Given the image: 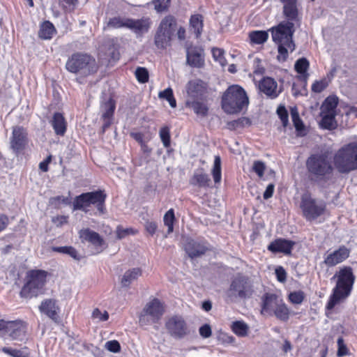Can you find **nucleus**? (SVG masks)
<instances>
[{"instance_id":"4468645a","label":"nucleus","mask_w":357,"mask_h":357,"mask_svg":"<svg viewBox=\"0 0 357 357\" xmlns=\"http://www.w3.org/2000/svg\"><path fill=\"white\" fill-rule=\"evenodd\" d=\"M350 255V250L344 245H341L332 252H327L323 263L328 267H333L345 261Z\"/></svg>"},{"instance_id":"473e14b6","label":"nucleus","mask_w":357,"mask_h":357,"mask_svg":"<svg viewBox=\"0 0 357 357\" xmlns=\"http://www.w3.org/2000/svg\"><path fill=\"white\" fill-rule=\"evenodd\" d=\"M55 32L56 29L53 24L50 21H45L40 25L38 36L43 40H50Z\"/></svg>"},{"instance_id":"1a4fd4ad","label":"nucleus","mask_w":357,"mask_h":357,"mask_svg":"<svg viewBox=\"0 0 357 357\" xmlns=\"http://www.w3.org/2000/svg\"><path fill=\"white\" fill-rule=\"evenodd\" d=\"M255 292L253 282L243 275H237L231 280L227 290V296L231 299H246L252 297Z\"/></svg>"},{"instance_id":"39448f33","label":"nucleus","mask_w":357,"mask_h":357,"mask_svg":"<svg viewBox=\"0 0 357 357\" xmlns=\"http://www.w3.org/2000/svg\"><path fill=\"white\" fill-rule=\"evenodd\" d=\"M66 70L72 73L86 77L97 72L98 66L93 57L85 53L72 54L66 61Z\"/></svg>"},{"instance_id":"3c124183","label":"nucleus","mask_w":357,"mask_h":357,"mask_svg":"<svg viewBox=\"0 0 357 357\" xmlns=\"http://www.w3.org/2000/svg\"><path fill=\"white\" fill-rule=\"evenodd\" d=\"M135 77L140 83H146L149 81V72L143 67H138L135 70Z\"/></svg>"},{"instance_id":"9b49d317","label":"nucleus","mask_w":357,"mask_h":357,"mask_svg":"<svg viewBox=\"0 0 357 357\" xmlns=\"http://www.w3.org/2000/svg\"><path fill=\"white\" fill-rule=\"evenodd\" d=\"M165 312L162 303L158 299L153 298L146 304L142 311L139 322L142 326H150L159 322Z\"/></svg>"},{"instance_id":"37998d69","label":"nucleus","mask_w":357,"mask_h":357,"mask_svg":"<svg viewBox=\"0 0 357 357\" xmlns=\"http://www.w3.org/2000/svg\"><path fill=\"white\" fill-rule=\"evenodd\" d=\"M175 216L174 209H169L164 215V224L168 227L167 233L170 234L174 230V222Z\"/></svg>"},{"instance_id":"a211bd4d","label":"nucleus","mask_w":357,"mask_h":357,"mask_svg":"<svg viewBox=\"0 0 357 357\" xmlns=\"http://www.w3.org/2000/svg\"><path fill=\"white\" fill-rule=\"evenodd\" d=\"M184 248L188 257L191 259L203 255L207 250V247L204 243H200L191 238L185 240Z\"/></svg>"},{"instance_id":"2eb2a0df","label":"nucleus","mask_w":357,"mask_h":357,"mask_svg":"<svg viewBox=\"0 0 357 357\" xmlns=\"http://www.w3.org/2000/svg\"><path fill=\"white\" fill-rule=\"evenodd\" d=\"M151 20L149 17H143L140 19L129 18L127 29L132 31L137 37L147 33L151 28Z\"/></svg>"},{"instance_id":"e433bc0d","label":"nucleus","mask_w":357,"mask_h":357,"mask_svg":"<svg viewBox=\"0 0 357 357\" xmlns=\"http://www.w3.org/2000/svg\"><path fill=\"white\" fill-rule=\"evenodd\" d=\"M211 174L214 183L218 184L221 182L222 179V170H221V159L219 155H215L214 158L213 166L211 170Z\"/></svg>"},{"instance_id":"6e6552de","label":"nucleus","mask_w":357,"mask_h":357,"mask_svg":"<svg viewBox=\"0 0 357 357\" xmlns=\"http://www.w3.org/2000/svg\"><path fill=\"white\" fill-rule=\"evenodd\" d=\"M105 199L106 195L102 190L82 193L74 199L73 210L87 213L91 205H96L99 213L103 214L105 213Z\"/></svg>"},{"instance_id":"4be33fe9","label":"nucleus","mask_w":357,"mask_h":357,"mask_svg":"<svg viewBox=\"0 0 357 357\" xmlns=\"http://www.w3.org/2000/svg\"><path fill=\"white\" fill-rule=\"evenodd\" d=\"M282 299L273 294H266L263 298L262 313L272 314Z\"/></svg>"},{"instance_id":"e2e57ef3","label":"nucleus","mask_w":357,"mask_h":357,"mask_svg":"<svg viewBox=\"0 0 357 357\" xmlns=\"http://www.w3.org/2000/svg\"><path fill=\"white\" fill-rule=\"evenodd\" d=\"M92 317L99 321H104L109 319V314L106 311L102 313L99 309L96 308L92 312Z\"/></svg>"},{"instance_id":"052dcab7","label":"nucleus","mask_w":357,"mask_h":357,"mask_svg":"<svg viewBox=\"0 0 357 357\" xmlns=\"http://www.w3.org/2000/svg\"><path fill=\"white\" fill-rule=\"evenodd\" d=\"M105 348L113 353H117L121 350V345L117 340H110L106 342Z\"/></svg>"},{"instance_id":"f8f14e48","label":"nucleus","mask_w":357,"mask_h":357,"mask_svg":"<svg viewBox=\"0 0 357 357\" xmlns=\"http://www.w3.org/2000/svg\"><path fill=\"white\" fill-rule=\"evenodd\" d=\"M0 336L8 337L13 340L23 341L26 336V324L20 320L0 319Z\"/></svg>"},{"instance_id":"a18cd8bd","label":"nucleus","mask_w":357,"mask_h":357,"mask_svg":"<svg viewBox=\"0 0 357 357\" xmlns=\"http://www.w3.org/2000/svg\"><path fill=\"white\" fill-rule=\"evenodd\" d=\"M309 66H310V63H309V61H307V59L303 57V58H301V59H298L296 63H295V65H294V68H295V70L301 74V75H304L308 68H309Z\"/></svg>"},{"instance_id":"7ed1b4c3","label":"nucleus","mask_w":357,"mask_h":357,"mask_svg":"<svg viewBox=\"0 0 357 357\" xmlns=\"http://www.w3.org/2000/svg\"><path fill=\"white\" fill-rule=\"evenodd\" d=\"M222 108L227 114H236L248 107L249 99L245 91L239 85H231L222 97Z\"/></svg>"},{"instance_id":"c756f323","label":"nucleus","mask_w":357,"mask_h":357,"mask_svg":"<svg viewBox=\"0 0 357 357\" xmlns=\"http://www.w3.org/2000/svg\"><path fill=\"white\" fill-rule=\"evenodd\" d=\"M176 25V20L175 17L172 15H167L161 20L158 29L173 36Z\"/></svg>"},{"instance_id":"0e129e2a","label":"nucleus","mask_w":357,"mask_h":357,"mask_svg":"<svg viewBox=\"0 0 357 357\" xmlns=\"http://www.w3.org/2000/svg\"><path fill=\"white\" fill-rule=\"evenodd\" d=\"M200 335L204 338H208L211 335L212 331L210 325L204 324L199 328Z\"/></svg>"},{"instance_id":"8fccbe9b","label":"nucleus","mask_w":357,"mask_h":357,"mask_svg":"<svg viewBox=\"0 0 357 357\" xmlns=\"http://www.w3.org/2000/svg\"><path fill=\"white\" fill-rule=\"evenodd\" d=\"M225 51L220 48H213L212 54L213 59L219 62V63L222 66H225L227 65V61L224 56Z\"/></svg>"},{"instance_id":"ddd939ff","label":"nucleus","mask_w":357,"mask_h":357,"mask_svg":"<svg viewBox=\"0 0 357 357\" xmlns=\"http://www.w3.org/2000/svg\"><path fill=\"white\" fill-rule=\"evenodd\" d=\"M165 328L169 335L175 339H182L190 333L187 323L179 315L168 318L165 322Z\"/></svg>"},{"instance_id":"9d476101","label":"nucleus","mask_w":357,"mask_h":357,"mask_svg":"<svg viewBox=\"0 0 357 357\" xmlns=\"http://www.w3.org/2000/svg\"><path fill=\"white\" fill-rule=\"evenodd\" d=\"M300 207L303 216L307 221H312L324 213L326 205L323 200L313 198L310 193H305L301 196Z\"/></svg>"},{"instance_id":"c85d7f7f","label":"nucleus","mask_w":357,"mask_h":357,"mask_svg":"<svg viewBox=\"0 0 357 357\" xmlns=\"http://www.w3.org/2000/svg\"><path fill=\"white\" fill-rule=\"evenodd\" d=\"M172 35L157 29L154 38V43L158 49H165L170 45Z\"/></svg>"},{"instance_id":"dca6fc26","label":"nucleus","mask_w":357,"mask_h":357,"mask_svg":"<svg viewBox=\"0 0 357 357\" xmlns=\"http://www.w3.org/2000/svg\"><path fill=\"white\" fill-rule=\"evenodd\" d=\"M26 135L27 133L24 128L20 126L13 128L10 139V147L15 152H18L24 149L26 143Z\"/></svg>"},{"instance_id":"aec40b11","label":"nucleus","mask_w":357,"mask_h":357,"mask_svg":"<svg viewBox=\"0 0 357 357\" xmlns=\"http://www.w3.org/2000/svg\"><path fill=\"white\" fill-rule=\"evenodd\" d=\"M259 89L271 98H277L281 93L280 89H278L276 81L271 77H264L259 82Z\"/></svg>"},{"instance_id":"ea45409f","label":"nucleus","mask_w":357,"mask_h":357,"mask_svg":"<svg viewBox=\"0 0 357 357\" xmlns=\"http://www.w3.org/2000/svg\"><path fill=\"white\" fill-rule=\"evenodd\" d=\"M158 98L160 99L166 100L172 108H175L176 107V101L174 97L172 88L169 87L163 91H160L158 93Z\"/></svg>"},{"instance_id":"72a5a7b5","label":"nucleus","mask_w":357,"mask_h":357,"mask_svg":"<svg viewBox=\"0 0 357 357\" xmlns=\"http://www.w3.org/2000/svg\"><path fill=\"white\" fill-rule=\"evenodd\" d=\"M190 26L191 31L199 38L203 29V17L199 14L193 15L190 19Z\"/></svg>"},{"instance_id":"6e6d98bb","label":"nucleus","mask_w":357,"mask_h":357,"mask_svg":"<svg viewBox=\"0 0 357 357\" xmlns=\"http://www.w3.org/2000/svg\"><path fill=\"white\" fill-rule=\"evenodd\" d=\"M337 347H338L337 356L338 357H342V356H346L348 354V349L344 342L343 338L342 337H339L337 339Z\"/></svg>"},{"instance_id":"603ef678","label":"nucleus","mask_w":357,"mask_h":357,"mask_svg":"<svg viewBox=\"0 0 357 357\" xmlns=\"http://www.w3.org/2000/svg\"><path fill=\"white\" fill-rule=\"evenodd\" d=\"M305 298L304 293L302 291H296L291 292L289 295V301L294 304H301Z\"/></svg>"},{"instance_id":"0eeeda50","label":"nucleus","mask_w":357,"mask_h":357,"mask_svg":"<svg viewBox=\"0 0 357 357\" xmlns=\"http://www.w3.org/2000/svg\"><path fill=\"white\" fill-rule=\"evenodd\" d=\"M47 272L34 269L29 271L25 278V283L20 291V296L31 298L37 296L46 282Z\"/></svg>"},{"instance_id":"f257e3e1","label":"nucleus","mask_w":357,"mask_h":357,"mask_svg":"<svg viewBox=\"0 0 357 357\" xmlns=\"http://www.w3.org/2000/svg\"><path fill=\"white\" fill-rule=\"evenodd\" d=\"M332 280L335 285L329 296L326 308L332 310L337 304L344 302L351 295L356 277L351 266H343L337 271Z\"/></svg>"},{"instance_id":"412c9836","label":"nucleus","mask_w":357,"mask_h":357,"mask_svg":"<svg viewBox=\"0 0 357 357\" xmlns=\"http://www.w3.org/2000/svg\"><path fill=\"white\" fill-rule=\"evenodd\" d=\"M295 245V242L284 238H278L271 242L268 245V250L273 253L281 252L284 255H289Z\"/></svg>"},{"instance_id":"338daca9","label":"nucleus","mask_w":357,"mask_h":357,"mask_svg":"<svg viewBox=\"0 0 357 357\" xmlns=\"http://www.w3.org/2000/svg\"><path fill=\"white\" fill-rule=\"evenodd\" d=\"M275 185L273 183L269 184L265 190L263 197L264 199H268L273 196Z\"/></svg>"},{"instance_id":"79ce46f5","label":"nucleus","mask_w":357,"mask_h":357,"mask_svg":"<svg viewBox=\"0 0 357 357\" xmlns=\"http://www.w3.org/2000/svg\"><path fill=\"white\" fill-rule=\"evenodd\" d=\"M53 250L57 252L68 255L76 260H79L80 259L77 250L72 246L55 247L53 248Z\"/></svg>"},{"instance_id":"bb28decb","label":"nucleus","mask_w":357,"mask_h":357,"mask_svg":"<svg viewBox=\"0 0 357 357\" xmlns=\"http://www.w3.org/2000/svg\"><path fill=\"white\" fill-rule=\"evenodd\" d=\"M51 124L57 135H64L66 132L67 123L62 114L56 112L51 121Z\"/></svg>"},{"instance_id":"58836bf2","label":"nucleus","mask_w":357,"mask_h":357,"mask_svg":"<svg viewBox=\"0 0 357 357\" xmlns=\"http://www.w3.org/2000/svg\"><path fill=\"white\" fill-rule=\"evenodd\" d=\"M128 17L116 16L109 18L107 26L113 29L126 28Z\"/></svg>"},{"instance_id":"f3484780","label":"nucleus","mask_w":357,"mask_h":357,"mask_svg":"<svg viewBox=\"0 0 357 357\" xmlns=\"http://www.w3.org/2000/svg\"><path fill=\"white\" fill-rule=\"evenodd\" d=\"M185 90L188 96V99H198L204 93L206 85L201 79H196L190 80L187 83Z\"/></svg>"},{"instance_id":"c03bdc74","label":"nucleus","mask_w":357,"mask_h":357,"mask_svg":"<svg viewBox=\"0 0 357 357\" xmlns=\"http://www.w3.org/2000/svg\"><path fill=\"white\" fill-rule=\"evenodd\" d=\"M102 109L104 110L102 117V119L110 118L112 119L114 109H115V103L112 100L109 99L102 105Z\"/></svg>"},{"instance_id":"423d86ee","label":"nucleus","mask_w":357,"mask_h":357,"mask_svg":"<svg viewBox=\"0 0 357 357\" xmlns=\"http://www.w3.org/2000/svg\"><path fill=\"white\" fill-rule=\"evenodd\" d=\"M307 169L316 182L329 180L333 172V167L325 154H314L306 161Z\"/></svg>"},{"instance_id":"13d9d810","label":"nucleus","mask_w":357,"mask_h":357,"mask_svg":"<svg viewBox=\"0 0 357 357\" xmlns=\"http://www.w3.org/2000/svg\"><path fill=\"white\" fill-rule=\"evenodd\" d=\"M265 164L259 160L255 161L252 165V170L258 175L259 177H262L265 170Z\"/></svg>"},{"instance_id":"864d4df0","label":"nucleus","mask_w":357,"mask_h":357,"mask_svg":"<svg viewBox=\"0 0 357 357\" xmlns=\"http://www.w3.org/2000/svg\"><path fill=\"white\" fill-rule=\"evenodd\" d=\"M277 114L280 119L284 127L288 125V112L284 106L280 105L277 109Z\"/></svg>"},{"instance_id":"a878e982","label":"nucleus","mask_w":357,"mask_h":357,"mask_svg":"<svg viewBox=\"0 0 357 357\" xmlns=\"http://www.w3.org/2000/svg\"><path fill=\"white\" fill-rule=\"evenodd\" d=\"M187 63L192 67H202L204 63L202 50L196 47L188 50L187 52Z\"/></svg>"},{"instance_id":"7c9ffc66","label":"nucleus","mask_w":357,"mask_h":357,"mask_svg":"<svg viewBox=\"0 0 357 357\" xmlns=\"http://www.w3.org/2000/svg\"><path fill=\"white\" fill-rule=\"evenodd\" d=\"M142 275V270L139 268H133L126 271L121 279V284L123 287H129L130 284L137 280Z\"/></svg>"},{"instance_id":"b1692460","label":"nucleus","mask_w":357,"mask_h":357,"mask_svg":"<svg viewBox=\"0 0 357 357\" xmlns=\"http://www.w3.org/2000/svg\"><path fill=\"white\" fill-rule=\"evenodd\" d=\"M283 15L287 20L286 22H291L295 24L300 23L297 1L288 3L283 6Z\"/></svg>"},{"instance_id":"5fc2aeb1","label":"nucleus","mask_w":357,"mask_h":357,"mask_svg":"<svg viewBox=\"0 0 357 357\" xmlns=\"http://www.w3.org/2000/svg\"><path fill=\"white\" fill-rule=\"evenodd\" d=\"M78 3V0H60V4L68 12L75 10Z\"/></svg>"},{"instance_id":"4d7b16f0","label":"nucleus","mask_w":357,"mask_h":357,"mask_svg":"<svg viewBox=\"0 0 357 357\" xmlns=\"http://www.w3.org/2000/svg\"><path fill=\"white\" fill-rule=\"evenodd\" d=\"M327 86L328 83L326 79L316 81L312 85V91L315 93H321L327 87Z\"/></svg>"},{"instance_id":"f03ea898","label":"nucleus","mask_w":357,"mask_h":357,"mask_svg":"<svg viewBox=\"0 0 357 357\" xmlns=\"http://www.w3.org/2000/svg\"><path fill=\"white\" fill-rule=\"evenodd\" d=\"M273 40L278 45L279 61L284 62L288 58V52L295 50L293 35L295 32L294 24L291 22H282L271 29Z\"/></svg>"},{"instance_id":"774afa93","label":"nucleus","mask_w":357,"mask_h":357,"mask_svg":"<svg viewBox=\"0 0 357 357\" xmlns=\"http://www.w3.org/2000/svg\"><path fill=\"white\" fill-rule=\"evenodd\" d=\"M145 228L150 234L153 235L157 229V224L154 222H147Z\"/></svg>"},{"instance_id":"f704fd0d","label":"nucleus","mask_w":357,"mask_h":357,"mask_svg":"<svg viewBox=\"0 0 357 357\" xmlns=\"http://www.w3.org/2000/svg\"><path fill=\"white\" fill-rule=\"evenodd\" d=\"M321 121L320 122L321 127L324 129L332 130L336 126L335 116L336 114L321 113Z\"/></svg>"},{"instance_id":"393cba45","label":"nucleus","mask_w":357,"mask_h":357,"mask_svg":"<svg viewBox=\"0 0 357 357\" xmlns=\"http://www.w3.org/2000/svg\"><path fill=\"white\" fill-rule=\"evenodd\" d=\"M211 179L209 176L204 172L203 169H197L190 180L192 185L199 188H208L210 185Z\"/></svg>"},{"instance_id":"bf43d9fd","label":"nucleus","mask_w":357,"mask_h":357,"mask_svg":"<svg viewBox=\"0 0 357 357\" xmlns=\"http://www.w3.org/2000/svg\"><path fill=\"white\" fill-rule=\"evenodd\" d=\"M154 8L158 12H162L167 9L169 0H153Z\"/></svg>"},{"instance_id":"c9c22d12","label":"nucleus","mask_w":357,"mask_h":357,"mask_svg":"<svg viewBox=\"0 0 357 357\" xmlns=\"http://www.w3.org/2000/svg\"><path fill=\"white\" fill-rule=\"evenodd\" d=\"M289 310L286 304L282 301L279 303L278 306L275 308L273 314L280 321H287L289 318Z\"/></svg>"},{"instance_id":"6ab92c4d","label":"nucleus","mask_w":357,"mask_h":357,"mask_svg":"<svg viewBox=\"0 0 357 357\" xmlns=\"http://www.w3.org/2000/svg\"><path fill=\"white\" fill-rule=\"evenodd\" d=\"M39 310L54 322H58L59 307L54 299L48 298L43 301L39 306Z\"/></svg>"},{"instance_id":"20e7f679","label":"nucleus","mask_w":357,"mask_h":357,"mask_svg":"<svg viewBox=\"0 0 357 357\" xmlns=\"http://www.w3.org/2000/svg\"><path fill=\"white\" fill-rule=\"evenodd\" d=\"M333 164L340 174L357 170V142L349 143L338 149L334 154Z\"/></svg>"},{"instance_id":"de8ad7c7","label":"nucleus","mask_w":357,"mask_h":357,"mask_svg":"<svg viewBox=\"0 0 357 357\" xmlns=\"http://www.w3.org/2000/svg\"><path fill=\"white\" fill-rule=\"evenodd\" d=\"M159 135L164 147H169L171 142L169 128L167 126H164L161 128L159 132Z\"/></svg>"},{"instance_id":"09e8293b","label":"nucleus","mask_w":357,"mask_h":357,"mask_svg":"<svg viewBox=\"0 0 357 357\" xmlns=\"http://www.w3.org/2000/svg\"><path fill=\"white\" fill-rule=\"evenodd\" d=\"M1 351L12 357H30L29 354L24 350L3 347Z\"/></svg>"},{"instance_id":"680f3d73","label":"nucleus","mask_w":357,"mask_h":357,"mask_svg":"<svg viewBox=\"0 0 357 357\" xmlns=\"http://www.w3.org/2000/svg\"><path fill=\"white\" fill-rule=\"evenodd\" d=\"M116 236L118 239H122L130 234H134L133 230L130 228L124 229L121 226L116 227Z\"/></svg>"},{"instance_id":"2f4dec72","label":"nucleus","mask_w":357,"mask_h":357,"mask_svg":"<svg viewBox=\"0 0 357 357\" xmlns=\"http://www.w3.org/2000/svg\"><path fill=\"white\" fill-rule=\"evenodd\" d=\"M338 105V98L333 96H328L321 107V112L336 114V107Z\"/></svg>"},{"instance_id":"69168bd1","label":"nucleus","mask_w":357,"mask_h":357,"mask_svg":"<svg viewBox=\"0 0 357 357\" xmlns=\"http://www.w3.org/2000/svg\"><path fill=\"white\" fill-rule=\"evenodd\" d=\"M275 275L279 282H284L286 280L287 273L282 266H279L275 269Z\"/></svg>"},{"instance_id":"49530a36","label":"nucleus","mask_w":357,"mask_h":357,"mask_svg":"<svg viewBox=\"0 0 357 357\" xmlns=\"http://www.w3.org/2000/svg\"><path fill=\"white\" fill-rule=\"evenodd\" d=\"M291 116L294 126L296 128V130H303L304 125L299 116L298 112L296 107H293L291 109Z\"/></svg>"},{"instance_id":"4c0bfd02","label":"nucleus","mask_w":357,"mask_h":357,"mask_svg":"<svg viewBox=\"0 0 357 357\" xmlns=\"http://www.w3.org/2000/svg\"><path fill=\"white\" fill-rule=\"evenodd\" d=\"M249 38L252 43L260 45L267 40L268 34L265 31H254L250 33Z\"/></svg>"},{"instance_id":"5701e85b","label":"nucleus","mask_w":357,"mask_h":357,"mask_svg":"<svg viewBox=\"0 0 357 357\" xmlns=\"http://www.w3.org/2000/svg\"><path fill=\"white\" fill-rule=\"evenodd\" d=\"M79 237L82 241H87L96 247L102 246L105 241L97 232L90 229H84L79 231Z\"/></svg>"},{"instance_id":"cd10ccee","label":"nucleus","mask_w":357,"mask_h":357,"mask_svg":"<svg viewBox=\"0 0 357 357\" xmlns=\"http://www.w3.org/2000/svg\"><path fill=\"white\" fill-rule=\"evenodd\" d=\"M186 107L190 108L199 116L205 117L208 114V107L202 101L187 99L185 102Z\"/></svg>"},{"instance_id":"a19ab883","label":"nucleus","mask_w":357,"mask_h":357,"mask_svg":"<svg viewBox=\"0 0 357 357\" xmlns=\"http://www.w3.org/2000/svg\"><path fill=\"white\" fill-rule=\"evenodd\" d=\"M231 328L233 332L240 337L245 336L248 331V325L243 321H240L233 322Z\"/></svg>"}]
</instances>
